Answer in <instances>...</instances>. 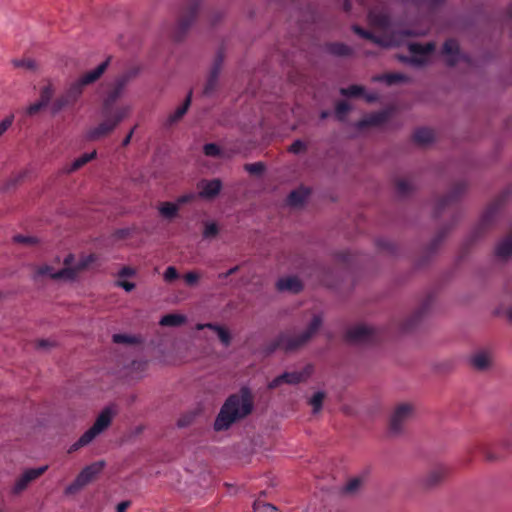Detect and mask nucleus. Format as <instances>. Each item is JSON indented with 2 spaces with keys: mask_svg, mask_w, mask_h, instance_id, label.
I'll list each match as a JSON object with an SVG mask.
<instances>
[{
  "mask_svg": "<svg viewBox=\"0 0 512 512\" xmlns=\"http://www.w3.org/2000/svg\"><path fill=\"white\" fill-rule=\"evenodd\" d=\"M360 484L361 482L359 479H352L347 483L346 490L348 492H354L360 486Z\"/></svg>",
  "mask_w": 512,
  "mask_h": 512,
  "instance_id": "49530a36",
  "label": "nucleus"
},
{
  "mask_svg": "<svg viewBox=\"0 0 512 512\" xmlns=\"http://www.w3.org/2000/svg\"><path fill=\"white\" fill-rule=\"evenodd\" d=\"M218 233L217 225L214 222H208L205 225V229L203 231V236L205 238L214 237Z\"/></svg>",
  "mask_w": 512,
  "mask_h": 512,
  "instance_id": "72a5a7b5",
  "label": "nucleus"
},
{
  "mask_svg": "<svg viewBox=\"0 0 512 512\" xmlns=\"http://www.w3.org/2000/svg\"><path fill=\"white\" fill-rule=\"evenodd\" d=\"M189 104H190V96H188L185 103L176 110L175 114L171 117V121L173 122V121L180 119L186 113Z\"/></svg>",
  "mask_w": 512,
  "mask_h": 512,
  "instance_id": "c9c22d12",
  "label": "nucleus"
},
{
  "mask_svg": "<svg viewBox=\"0 0 512 512\" xmlns=\"http://www.w3.org/2000/svg\"><path fill=\"white\" fill-rule=\"evenodd\" d=\"M15 241L19 243L25 244H34L36 243V239L33 237H25V236H16Z\"/></svg>",
  "mask_w": 512,
  "mask_h": 512,
  "instance_id": "09e8293b",
  "label": "nucleus"
},
{
  "mask_svg": "<svg viewBox=\"0 0 512 512\" xmlns=\"http://www.w3.org/2000/svg\"><path fill=\"white\" fill-rule=\"evenodd\" d=\"M413 416V407L410 404L403 403L398 405L391 416V427L398 430L400 425Z\"/></svg>",
  "mask_w": 512,
  "mask_h": 512,
  "instance_id": "1a4fd4ad",
  "label": "nucleus"
},
{
  "mask_svg": "<svg viewBox=\"0 0 512 512\" xmlns=\"http://www.w3.org/2000/svg\"><path fill=\"white\" fill-rule=\"evenodd\" d=\"M105 462L98 461L86 466L76 477L73 483L65 489L66 494H73L90 483L104 468Z\"/></svg>",
  "mask_w": 512,
  "mask_h": 512,
  "instance_id": "39448f33",
  "label": "nucleus"
},
{
  "mask_svg": "<svg viewBox=\"0 0 512 512\" xmlns=\"http://www.w3.org/2000/svg\"><path fill=\"white\" fill-rule=\"evenodd\" d=\"M277 289L280 291L299 292L302 289L301 281L294 276L281 278L277 282Z\"/></svg>",
  "mask_w": 512,
  "mask_h": 512,
  "instance_id": "ddd939ff",
  "label": "nucleus"
},
{
  "mask_svg": "<svg viewBox=\"0 0 512 512\" xmlns=\"http://www.w3.org/2000/svg\"><path fill=\"white\" fill-rule=\"evenodd\" d=\"M443 54L446 57L447 64L454 65L460 57L458 44L454 40L446 41L443 47Z\"/></svg>",
  "mask_w": 512,
  "mask_h": 512,
  "instance_id": "4468645a",
  "label": "nucleus"
},
{
  "mask_svg": "<svg viewBox=\"0 0 512 512\" xmlns=\"http://www.w3.org/2000/svg\"><path fill=\"white\" fill-rule=\"evenodd\" d=\"M369 22L371 26L375 28H386L389 20L386 14L384 13H376L375 11L370 12L369 14Z\"/></svg>",
  "mask_w": 512,
  "mask_h": 512,
  "instance_id": "aec40b11",
  "label": "nucleus"
},
{
  "mask_svg": "<svg viewBox=\"0 0 512 512\" xmlns=\"http://www.w3.org/2000/svg\"><path fill=\"white\" fill-rule=\"evenodd\" d=\"M186 322V316L182 314H167L163 316L159 324L161 326H180Z\"/></svg>",
  "mask_w": 512,
  "mask_h": 512,
  "instance_id": "6ab92c4d",
  "label": "nucleus"
},
{
  "mask_svg": "<svg viewBox=\"0 0 512 512\" xmlns=\"http://www.w3.org/2000/svg\"><path fill=\"white\" fill-rule=\"evenodd\" d=\"M435 49L434 44L428 43L425 46L417 43H409L408 50L411 54L410 58H401L403 61H407L414 66H421L426 64Z\"/></svg>",
  "mask_w": 512,
  "mask_h": 512,
  "instance_id": "0eeeda50",
  "label": "nucleus"
},
{
  "mask_svg": "<svg viewBox=\"0 0 512 512\" xmlns=\"http://www.w3.org/2000/svg\"><path fill=\"white\" fill-rule=\"evenodd\" d=\"M444 471L442 469H437L430 473V475L427 477V484L433 485L437 483L440 479L444 477Z\"/></svg>",
  "mask_w": 512,
  "mask_h": 512,
  "instance_id": "f704fd0d",
  "label": "nucleus"
},
{
  "mask_svg": "<svg viewBox=\"0 0 512 512\" xmlns=\"http://www.w3.org/2000/svg\"><path fill=\"white\" fill-rule=\"evenodd\" d=\"M205 327H208V328H211V329H214L219 337V339L221 340V342L224 344V345H228L229 342H230V335L228 333L227 330H225L224 328L222 327H218V326H214L212 324H198L196 326V329L197 330H202L203 328Z\"/></svg>",
  "mask_w": 512,
  "mask_h": 512,
  "instance_id": "4be33fe9",
  "label": "nucleus"
},
{
  "mask_svg": "<svg viewBox=\"0 0 512 512\" xmlns=\"http://www.w3.org/2000/svg\"><path fill=\"white\" fill-rule=\"evenodd\" d=\"M14 121V116L9 115L0 121V138L7 132Z\"/></svg>",
  "mask_w": 512,
  "mask_h": 512,
  "instance_id": "473e14b6",
  "label": "nucleus"
},
{
  "mask_svg": "<svg viewBox=\"0 0 512 512\" xmlns=\"http://www.w3.org/2000/svg\"><path fill=\"white\" fill-rule=\"evenodd\" d=\"M245 169L251 174H258L263 171L264 166L262 163L257 162L245 166Z\"/></svg>",
  "mask_w": 512,
  "mask_h": 512,
  "instance_id": "a19ab883",
  "label": "nucleus"
},
{
  "mask_svg": "<svg viewBox=\"0 0 512 512\" xmlns=\"http://www.w3.org/2000/svg\"><path fill=\"white\" fill-rule=\"evenodd\" d=\"M335 53H338V54H345L346 53V48L343 47V46H337L336 49L334 50Z\"/></svg>",
  "mask_w": 512,
  "mask_h": 512,
  "instance_id": "603ef678",
  "label": "nucleus"
},
{
  "mask_svg": "<svg viewBox=\"0 0 512 512\" xmlns=\"http://www.w3.org/2000/svg\"><path fill=\"white\" fill-rule=\"evenodd\" d=\"M136 274V271L135 269L131 268V267H123L119 273H118V277L119 278H126V277H131V276H134Z\"/></svg>",
  "mask_w": 512,
  "mask_h": 512,
  "instance_id": "c03bdc74",
  "label": "nucleus"
},
{
  "mask_svg": "<svg viewBox=\"0 0 512 512\" xmlns=\"http://www.w3.org/2000/svg\"><path fill=\"white\" fill-rule=\"evenodd\" d=\"M204 152L208 156H215L219 154V148L215 144H206L204 146Z\"/></svg>",
  "mask_w": 512,
  "mask_h": 512,
  "instance_id": "37998d69",
  "label": "nucleus"
},
{
  "mask_svg": "<svg viewBox=\"0 0 512 512\" xmlns=\"http://www.w3.org/2000/svg\"><path fill=\"white\" fill-rule=\"evenodd\" d=\"M95 260L96 257L93 254L82 255L78 260H75L73 254H68L63 260V268L55 269L50 264L37 265L34 267L32 278L35 281L44 278L74 281L79 274L94 263Z\"/></svg>",
  "mask_w": 512,
  "mask_h": 512,
  "instance_id": "f257e3e1",
  "label": "nucleus"
},
{
  "mask_svg": "<svg viewBox=\"0 0 512 512\" xmlns=\"http://www.w3.org/2000/svg\"><path fill=\"white\" fill-rule=\"evenodd\" d=\"M320 325H321L320 317H318V316L314 317L312 322H311V324H310V327L308 329V333L300 341H298L297 343H288V344H285V347L287 349H291V348L296 347L300 343L305 342L314 332H316L318 330Z\"/></svg>",
  "mask_w": 512,
  "mask_h": 512,
  "instance_id": "412c9836",
  "label": "nucleus"
},
{
  "mask_svg": "<svg viewBox=\"0 0 512 512\" xmlns=\"http://www.w3.org/2000/svg\"><path fill=\"white\" fill-rule=\"evenodd\" d=\"M116 284L127 292H130L135 288V284L125 280V278H119Z\"/></svg>",
  "mask_w": 512,
  "mask_h": 512,
  "instance_id": "79ce46f5",
  "label": "nucleus"
},
{
  "mask_svg": "<svg viewBox=\"0 0 512 512\" xmlns=\"http://www.w3.org/2000/svg\"><path fill=\"white\" fill-rule=\"evenodd\" d=\"M236 270H237V267L231 268L225 274H223V277H227V276L233 274ZM220 277H222V275H220Z\"/></svg>",
  "mask_w": 512,
  "mask_h": 512,
  "instance_id": "864d4df0",
  "label": "nucleus"
},
{
  "mask_svg": "<svg viewBox=\"0 0 512 512\" xmlns=\"http://www.w3.org/2000/svg\"><path fill=\"white\" fill-rule=\"evenodd\" d=\"M414 139L420 144H426L432 141L433 133L429 129H419L415 132Z\"/></svg>",
  "mask_w": 512,
  "mask_h": 512,
  "instance_id": "cd10ccee",
  "label": "nucleus"
},
{
  "mask_svg": "<svg viewBox=\"0 0 512 512\" xmlns=\"http://www.w3.org/2000/svg\"><path fill=\"white\" fill-rule=\"evenodd\" d=\"M354 30L359 35H361V36H363L365 38L372 39L374 42L378 43L379 45H381L383 47H390V46L399 45L398 42H395L393 40L386 41V40H383V39L375 38V37L372 36L371 33L366 32V31H364L363 29H361L359 27H354Z\"/></svg>",
  "mask_w": 512,
  "mask_h": 512,
  "instance_id": "b1692460",
  "label": "nucleus"
},
{
  "mask_svg": "<svg viewBox=\"0 0 512 512\" xmlns=\"http://www.w3.org/2000/svg\"><path fill=\"white\" fill-rule=\"evenodd\" d=\"M324 396L323 392H316L309 400L314 413H318L321 410Z\"/></svg>",
  "mask_w": 512,
  "mask_h": 512,
  "instance_id": "c85d7f7f",
  "label": "nucleus"
},
{
  "mask_svg": "<svg viewBox=\"0 0 512 512\" xmlns=\"http://www.w3.org/2000/svg\"><path fill=\"white\" fill-rule=\"evenodd\" d=\"M509 318L512 320V310L509 311Z\"/></svg>",
  "mask_w": 512,
  "mask_h": 512,
  "instance_id": "6e6d98bb",
  "label": "nucleus"
},
{
  "mask_svg": "<svg viewBox=\"0 0 512 512\" xmlns=\"http://www.w3.org/2000/svg\"><path fill=\"white\" fill-rule=\"evenodd\" d=\"M129 505H130L129 501L120 502L117 505V512H125V510L129 507Z\"/></svg>",
  "mask_w": 512,
  "mask_h": 512,
  "instance_id": "8fccbe9b",
  "label": "nucleus"
},
{
  "mask_svg": "<svg viewBox=\"0 0 512 512\" xmlns=\"http://www.w3.org/2000/svg\"><path fill=\"white\" fill-rule=\"evenodd\" d=\"M252 410V398L247 389H242L238 395L230 396L221 408L214 427L216 430L229 428L235 421L244 418Z\"/></svg>",
  "mask_w": 512,
  "mask_h": 512,
  "instance_id": "7ed1b4c3",
  "label": "nucleus"
},
{
  "mask_svg": "<svg viewBox=\"0 0 512 512\" xmlns=\"http://www.w3.org/2000/svg\"><path fill=\"white\" fill-rule=\"evenodd\" d=\"M350 107L347 102H340L336 106V116L339 120H343Z\"/></svg>",
  "mask_w": 512,
  "mask_h": 512,
  "instance_id": "e433bc0d",
  "label": "nucleus"
},
{
  "mask_svg": "<svg viewBox=\"0 0 512 512\" xmlns=\"http://www.w3.org/2000/svg\"><path fill=\"white\" fill-rule=\"evenodd\" d=\"M385 118H386V113H384V112L372 114L368 118H366L361 123L360 126H364V125H378V124L382 123L385 120Z\"/></svg>",
  "mask_w": 512,
  "mask_h": 512,
  "instance_id": "c756f323",
  "label": "nucleus"
},
{
  "mask_svg": "<svg viewBox=\"0 0 512 512\" xmlns=\"http://www.w3.org/2000/svg\"><path fill=\"white\" fill-rule=\"evenodd\" d=\"M215 77H216V76H215V75H213V79H211V80H210V82H212V81L215 79ZM210 90H211V83H209V85L206 87V89H205V91H204V92H205V94H208V93L210 92Z\"/></svg>",
  "mask_w": 512,
  "mask_h": 512,
  "instance_id": "5fc2aeb1",
  "label": "nucleus"
},
{
  "mask_svg": "<svg viewBox=\"0 0 512 512\" xmlns=\"http://www.w3.org/2000/svg\"><path fill=\"white\" fill-rule=\"evenodd\" d=\"M96 157V151H92L90 153H85L79 158L75 159L73 163L71 164V167L69 169L70 172L76 171L82 166H84L89 161L93 160Z\"/></svg>",
  "mask_w": 512,
  "mask_h": 512,
  "instance_id": "393cba45",
  "label": "nucleus"
},
{
  "mask_svg": "<svg viewBox=\"0 0 512 512\" xmlns=\"http://www.w3.org/2000/svg\"><path fill=\"white\" fill-rule=\"evenodd\" d=\"M311 374V367H306L302 372L284 373L269 383V388H275L282 383L297 384L305 380Z\"/></svg>",
  "mask_w": 512,
  "mask_h": 512,
  "instance_id": "6e6552de",
  "label": "nucleus"
},
{
  "mask_svg": "<svg viewBox=\"0 0 512 512\" xmlns=\"http://www.w3.org/2000/svg\"><path fill=\"white\" fill-rule=\"evenodd\" d=\"M113 414L114 413L111 408L104 409L97 417L94 425L86 431L74 445L71 446L69 452L89 444L98 434L110 425Z\"/></svg>",
  "mask_w": 512,
  "mask_h": 512,
  "instance_id": "20e7f679",
  "label": "nucleus"
},
{
  "mask_svg": "<svg viewBox=\"0 0 512 512\" xmlns=\"http://www.w3.org/2000/svg\"><path fill=\"white\" fill-rule=\"evenodd\" d=\"M48 466H41V467H38V468H32V469H28L26 470L23 475L20 477V479L15 483V487H14V490L15 492H20L22 490H24L28 483L31 482L32 480L38 478L39 476H41L46 470H47Z\"/></svg>",
  "mask_w": 512,
  "mask_h": 512,
  "instance_id": "9d476101",
  "label": "nucleus"
},
{
  "mask_svg": "<svg viewBox=\"0 0 512 512\" xmlns=\"http://www.w3.org/2000/svg\"><path fill=\"white\" fill-rule=\"evenodd\" d=\"M374 80L383 81L390 85V84H394V83H398V82H403L406 80V77L400 73H392V74H386V75L375 77Z\"/></svg>",
  "mask_w": 512,
  "mask_h": 512,
  "instance_id": "bb28decb",
  "label": "nucleus"
},
{
  "mask_svg": "<svg viewBox=\"0 0 512 512\" xmlns=\"http://www.w3.org/2000/svg\"><path fill=\"white\" fill-rule=\"evenodd\" d=\"M113 342L131 344V343L137 342V338L133 337V336L125 335V334H114Z\"/></svg>",
  "mask_w": 512,
  "mask_h": 512,
  "instance_id": "2f4dec72",
  "label": "nucleus"
},
{
  "mask_svg": "<svg viewBox=\"0 0 512 512\" xmlns=\"http://www.w3.org/2000/svg\"><path fill=\"white\" fill-rule=\"evenodd\" d=\"M304 150H305V143L300 140H296L295 142H293L289 148V151L292 153H295V154L301 153Z\"/></svg>",
  "mask_w": 512,
  "mask_h": 512,
  "instance_id": "ea45409f",
  "label": "nucleus"
},
{
  "mask_svg": "<svg viewBox=\"0 0 512 512\" xmlns=\"http://www.w3.org/2000/svg\"><path fill=\"white\" fill-rule=\"evenodd\" d=\"M55 89L51 82H47L40 88V97L38 100L43 102L46 106L50 103L53 95H54Z\"/></svg>",
  "mask_w": 512,
  "mask_h": 512,
  "instance_id": "5701e85b",
  "label": "nucleus"
},
{
  "mask_svg": "<svg viewBox=\"0 0 512 512\" xmlns=\"http://www.w3.org/2000/svg\"><path fill=\"white\" fill-rule=\"evenodd\" d=\"M491 362V354L485 351L478 352L471 358L472 365L479 370L486 369Z\"/></svg>",
  "mask_w": 512,
  "mask_h": 512,
  "instance_id": "2eb2a0df",
  "label": "nucleus"
},
{
  "mask_svg": "<svg viewBox=\"0 0 512 512\" xmlns=\"http://www.w3.org/2000/svg\"><path fill=\"white\" fill-rule=\"evenodd\" d=\"M178 210V204L173 202H163L158 207L160 215L167 219L174 218L177 215Z\"/></svg>",
  "mask_w": 512,
  "mask_h": 512,
  "instance_id": "a211bd4d",
  "label": "nucleus"
},
{
  "mask_svg": "<svg viewBox=\"0 0 512 512\" xmlns=\"http://www.w3.org/2000/svg\"><path fill=\"white\" fill-rule=\"evenodd\" d=\"M195 198V195L190 193V194H186V195H183L181 197H179L176 201V204H178V207H180V205L184 204V203H187L189 201H191L192 199Z\"/></svg>",
  "mask_w": 512,
  "mask_h": 512,
  "instance_id": "de8ad7c7",
  "label": "nucleus"
},
{
  "mask_svg": "<svg viewBox=\"0 0 512 512\" xmlns=\"http://www.w3.org/2000/svg\"><path fill=\"white\" fill-rule=\"evenodd\" d=\"M178 278V272L173 266H169L164 272V279L167 282H171Z\"/></svg>",
  "mask_w": 512,
  "mask_h": 512,
  "instance_id": "4c0bfd02",
  "label": "nucleus"
},
{
  "mask_svg": "<svg viewBox=\"0 0 512 512\" xmlns=\"http://www.w3.org/2000/svg\"><path fill=\"white\" fill-rule=\"evenodd\" d=\"M372 334V330L364 325H358L350 328L347 332V339L351 342H361L367 340Z\"/></svg>",
  "mask_w": 512,
  "mask_h": 512,
  "instance_id": "f8f14e48",
  "label": "nucleus"
},
{
  "mask_svg": "<svg viewBox=\"0 0 512 512\" xmlns=\"http://www.w3.org/2000/svg\"><path fill=\"white\" fill-rule=\"evenodd\" d=\"M308 194V189L300 188L290 193L287 202L290 206H299L306 200Z\"/></svg>",
  "mask_w": 512,
  "mask_h": 512,
  "instance_id": "f3484780",
  "label": "nucleus"
},
{
  "mask_svg": "<svg viewBox=\"0 0 512 512\" xmlns=\"http://www.w3.org/2000/svg\"><path fill=\"white\" fill-rule=\"evenodd\" d=\"M45 107H46V105L43 102H41L40 100H37L36 102L30 104L26 108L25 112L28 116H34Z\"/></svg>",
  "mask_w": 512,
  "mask_h": 512,
  "instance_id": "7c9ffc66",
  "label": "nucleus"
},
{
  "mask_svg": "<svg viewBox=\"0 0 512 512\" xmlns=\"http://www.w3.org/2000/svg\"><path fill=\"white\" fill-rule=\"evenodd\" d=\"M222 184L219 180H203L198 183L199 196L202 198H213L221 190Z\"/></svg>",
  "mask_w": 512,
  "mask_h": 512,
  "instance_id": "9b49d317",
  "label": "nucleus"
},
{
  "mask_svg": "<svg viewBox=\"0 0 512 512\" xmlns=\"http://www.w3.org/2000/svg\"><path fill=\"white\" fill-rule=\"evenodd\" d=\"M133 133H134V128L130 131V133L123 140V145L124 146H126V145H128L130 143Z\"/></svg>",
  "mask_w": 512,
  "mask_h": 512,
  "instance_id": "3c124183",
  "label": "nucleus"
},
{
  "mask_svg": "<svg viewBox=\"0 0 512 512\" xmlns=\"http://www.w3.org/2000/svg\"><path fill=\"white\" fill-rule=\"evenodd\" d=\"M184 279L188 285H194L200 279V275L197 272H188L185 274Z\"/></svg>",
  "mask_w": 512,
  "mask_h": 512,
  "instance_id": "58836bf2",
  "label": "nucleus"
},
{
  "mask_svg": "<svg viewBox=\"0 0 512 512\" xmlns=\"http://www.w3.org/2000/svg\"><path fill=\"white\" fill-rule=\"evenodd\" d=\"M130 109L124 108L120 110L114 118L107 119L100 123L97 127L91 129L87 133L89 140H96L112 132L115 127L129 114Z\"/></svg>",
  "mask_w": 512,
  "mask_h": 512,
  "instance_id": "423d86ee",
  "label": "nucleus"
},
{
  "mask_svg": "<svg viewBox=\"0 0 512 512\" xmlns=\"http://www.w3.org/2000/svg\"><path fill=\"white\" fill-rule=\"evenodd\" d=\"M341 94L345 96H364L367 102H373L377 99V96L374 94H364V89L357 85H353L347 89H341Z\"/></svg>",
  "mask_w": 512,
  "mask_h": 512,
  "instance_id": "dca6fc26",
  "label": "nucleus"
},
{
  "mask_svg": "<svg viewBox=\"0 0 512 512\" xmlns=\"http://www.w3.org/2000/svg\"><path fill=\"white\" fill-rule=\"evenodd\" d=\"M496 254L501 258H506L512 254V238L501 241L496 248Z\"/></svg>",
  "mask_w": 512,
  "mask_h": 512,
  "instance_id": "a878e982",
  "label": "nucleus"
},
{
  "mask_svg": "<svg viewBox=\"0 0 512 512\" xmlns=\"http://www.w3.org/2000/svg\"><path fill=\"white\" fill-rule=\"evenodd\" d=\"M109 64V59L99 64L96 68L88 71L76 80L71 81L65 89V92L57 98L51 105L53 114L60 112L65 107L73 105L81 97L84 88L97 81L105 72Z\"/></svg>",
  "mask_w": 512,
  "mask_h": 512,
  "instance_id": "f03ea898",
  "label": "nucleus"
},
{
  "mask_svg": "<svg viewBox=\"0 0 512 512\" xmlns=\"http://www.w3.org/2000/svg\"><path fill=\"white\" fill-rule=\"evenodd\" d=\"M123 86H124V83H121V87L118 90H116L115 92L111 93L107 97V99L105 101V106H108L109 104L113 103L118 98V96L120 95V92H121V89H122Z\"/></svg>",
  "mask_w": 512,
  "mask_h": 512,
  "instance_id": "a18cd8bd",
  "label": "nucleus"
}]
</instances>
